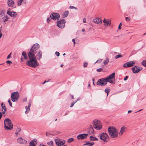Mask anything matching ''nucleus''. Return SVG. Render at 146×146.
<instances>
[{
  "label": "nucleus",
  "mask_w": 146,
  "mask_h": 146,
  "mask_svg": "<svg viewBox=\"0 0 146 146\" xmlns=\"http://www.w3.org/2000/svg\"><path fill=\"white\" fill-rule=\"evenodd\" d=\"M106 21L105 19H104V20L103 21V22L106 23Z\"/></svg>",
  "instance_id": "nucleus-61"
},
{
  "label": "nucleus",
  "mask_w": 146,
  "mask_h": 146,
  "mask_svg": "<svg viewBox=\"0 0 146 146\" xmlns=\"http://www.w3.org/2000/svg\"><path fill=\"white\" fill-rule=\"evenodd\" d=\"M83 23H86V19L85 18H84L83 19Z\"/></svg>",
  "instance_id": "nucleus-58"
},
{
  "label": "nucleus",
  "mask_w": 146,
  "mask_h": 146,
  "mask_svg": "<svg viewBox=\"0 0 146 146\" xmlns=\"http://www.w3.org/2000/svg\"><path fill=\"white\" fill-rule=\"evenodd\" d=\"M7 13L10 16L13 17H16L17 16L16 12L11 11V9H9L7 10Z\"/></svg>",
  "instance_id": "nucleus-12"
},
{
  "label": "nucleus",
  "mask_w": 146,
  "mask_h": 146,
  "mask_svg": "<svg viewBox=\"0 0 146 146\" xmlns=\"http://www.w3.org/2000/svg\"><path fill=\"white\" fill-rule=\"evenodd\" d=\"M72 42H73L74 45H75V39L74 38V39H72Z\"/></svg>",
  "instance_id": "nucleus-53"
},
{
  "label": "nucleus",
  "mask_w": 146,
  "mask_h": 146,
  "mask_svg": "<svg viewBox=\"0 0 146 146\" xmlns=\"http://www.w3.org/2000/svg\"><path fill=\"white\" fill-rule=\"evenodd\" d=\"M125 129L126 127L124 126H123L121 127L119 133V135H121L123 134V133L125 131Z\"/></svg>",
  "instance_id": "nucleus-26"
},
{
  "label": "nucleus",
  "mask_w": 146,
  "mask_h": 146,
  "mask_svg": "<svg viewBox=\"0 0 146 146\" xmlns=\"http://www.w3.org/2000/svg\"><path fill=\"white\" fill-rule=\"evenodd\" d=\"M65 21L64 19H62L61 20L57 21V26L61 29L64 28L65 26Z\"/></svg>",
  "instance_id": "nucleus-9"
},
{
  "label": "nucleus",
  "mask_w": 146,
  "mask_h": 146,
  "mask_svg": "<svg viewBox=\"0 0 146 146\" xmlns=\"http://www.w3.org/2000/svg\"><path fill=\"white\" fill-rule=\"evenodd\" d=\"M92 81H93V83L94 85H95V84L94 83V81H95V79L94 78H92Z\"/></svg>",
  "instance_id": "nucleus-57"
},
{
  "label": "nucleus",
  "mask_w": 146,
  "mask_h": 146,
  "mask_svg": "<svg viewBox=\"0 0 146 146\" xmlns=\"http://www.w3.org/2000/svg\"><path fill=\"white\" fill-rule=\"evenodd\" d=\"M109 62V59L108 58L106 59V60H105L104 61V65L106 66L108 64V62Z\"/></svg>",
  "instance_id": "nucleus-32"
},
{
  "label": "nucleus",
  "mask_w": 146,
  "mask_h": 146,
  "mask_svg": "<svg viewBox=\"0 0 146 146\" xmlns=\"http://www.w3.org/2000/svg\"><path fill=\"white\" fill-rule=\"evenodd\" d=\"M8 102L9 103V105L11 107H12V103L11 102V100H10V99H9L8 100Z\"/></svg>",
  "instance_id": "nucleus-39"
},
{
  "label": "nucleus",
  "mask_w": 146,
  "mask_h": 146,
  "mask_svg": "<svg viewBox=\"0 0 146 146\" xmlns=\"http://www.w3.org/2000/svg\"><path fill=\"white\" fill-rule=\"evenodd\" d=\"M11 52L7 56V59H9L11 57Z\"/></svg>",
  "instance_id": "nucleus-44"
},
{
  "label": "nucleus",
  "mask_w": 146,
  "mask_h": 146,
  "mask_svg": "<svg viewBox=\"0 0 146 146\" xmlns=\"http://www.w3.org/2000/svg\"><path fill=\"white\" fill-rule=\"evenodd\" d=\"M55 54L57 56H58L60 55V53L58 52H56Z\"/></svg>",
  "instance_id": "nucleus-48"
},
{
  "label": "nucleus",
  "mask_w": 146,
  "mask_h": 146,
  "mask_svg": "<svg viewBox=\"0 0 146 146\" xmlns=\"http://www.w3.org/2000/svg\"><path fill=\"white\" fill-rule=\"evenodd\" d=\"M102 70V68H98V69H97V70H96V71L98 72H101Z\"/></svg>",
  "instance_id": "nucleus-45"
},
{
  "label": "nucleus",
  "mask_w": 146,
  "mask_h": 146,
  "mask_svg": "<svg viewBox=\"0 0 146 146\" xmlns=\"http://www.w3.org/2000/svg\"><path fill=\"white\" fill-rule=\"evenodd\" d=\"M102 59H100L98 60L95 63H97V62L100 63L101 62H102Z\"/></svg>",
  "instance_id": "nucleus-40"
},
{
  "label": "nucleus",
  "mask_w": 146,
  "mask_h": 146,
  "mask_svg": "<svg viewBox=\"0 0 146 146\" xmlns=\"http://www.w3.org/2000/svg\"><path fill=\"white\" fill-rule=\"evenodd\" d=\"M68 11H66L63 14L62 16L63 18H65L66 17L68 16Z\"/></svg>",
  "instance_id": "nucleus-30"
},
{
  "label": "nucleus",
  "mask_w": 146,
  "mask_h": 146,
  "mask_svg": "<svg viewBox=\"0 0 146 146\" xmlns=\"http://www.w3.org/2000/svg\"><path fill=\"white\" fill-rule=\"evenodd\" d=\"M60 16L59 13H53L51 14L50 16L51 19H52L54 20H58L59 19Z\"/></svg>",
  "instance_id": "nucleus-10"
},
{
  "label": "nucleus",
  "mask_w": 146,
  "mask_h": 146,
  "mask_svg": "<svg viewBox=\"0 0 146 146\" xmlns=\"http://www.w3.org/2000/svg\"><path fill=\"white\" fill-rule=\"evenodd\" d=\"M39 47V45L38 44L36 43L34 44L31 47L28 54L35 55V54H36L37 52L39 50L38 49Z\"/></svg>",
  "instance_id": "nucleus-4"
},
{
  "label": "nucleus",
  "mask_w": 146,
  "mask_h": 146,
  "mask_svg": "<svg viewBox=\"0 0 146 146\" xmlns=\"http://www.w3.org/2000/svg\"><path fill=\"white\" fill-rule=\"evenodd\" d=\"M30 110H26L25 111V113L26 114H27L29 111Z\"/></svg>",
  "instance_id": "nucleus-59"
},
{
  "label": "nucleus",
  "mask_w": 146,
  "mask_h": 146,
  "mask_svg": "<svg viewBox=\"0 0 146 146\" xmlns=\"http://www.w3.org/2000/svg\"><path fill=\"white\" fill-rule=\"evenodd\" d=\"M93 125L94 128L97 130H100L102 128L101 123L98 120L95 119L93 121Z\"/></svg>",
  "instance_id": "nucleus-5"
},
{
  "label": "nucleus",
  "mask_w": 146,
  "mask_h": 146,
  "mask_svg": "<svg viewBox=\"0 0 146 146\" xmlns=\"http://www.w3.org/2000/svg\"><path fill=\"white\" fill-rule=\"evenodd\" d=\"M122 25V24L121 23H120L118 26V29L120 30L121 29V26Z\"/></svg>",
  "instance_id": "nucleus-46"
},
{
  "label": "nucleus",
  "mask_w": 146,
  "mask_h": 146,
  "mask_svg": "<svg viewBox=\"0 0 146 146\" xmlns=\"http://www.w3.org/2000/svg\"><path fill=\"white\" fill-rule=\"evenodd\" d=\"M27 98H25L23 99V101L24 102H27Z\"/></svg>",
  "instance_id": "nucleus-54"
},
{
  "label": "nucleus",
  "mask_w": 146,
  "mask_h": 146,
  "mask_svg": "<svg viewBox=\"0 0 146 146\" xmlns=\"http://www.w3.org/2000/svg\"><path fill=\"white\" fill-rule=\"evenodd\" d=\"M141 63L143 66L146 67V60H143Z\"/></svg>",
  "instance_id": "nucleus-37"
},
{
  "label": "nucleus",
  "mask_w": 146,
  "mask_h": 146,
  "mask_svg": "<svg viewBox=\"0 0 146 146\" xmlns=\"http://www.w3.org/2000/svg\"><path fill=\"white\" fill-rule=\"evenodd\" d=\"M108 82L106 78H102L99 79L96 83L97 85L104 86H105L107 82Z\"/></svg>",
  "instance_id": "nucleus-7"
},
{
  "label": "nucleus",
  "mask_w": 146,
  "mask_h": 146,
  "mask_svg": "<svg viewBox=\"0 0 146 146\" xmlns=\"http://www.w3.org/2000/svg\"><path fill=\"white\" fill-rule=\"evenodd\" d=\"M36 143L37 141L36 139H34L31 141L29 146H36L35 144Z\"/></svg>",
  "instance_id": "nucleus-22"
},
{
  "label": "nucleus",
  "mask_w": 146,
  "mask_h": 146,
  "mask_svg": "<svg viewBox=\"0 0 146 146\" xmlns=\"http://www.w3.org/2000/svg\"><path fill=\"white\" fill-rule=\"evenodd\" d=\"M51 18H48L47 19V20H46V21H47V22L49 23V22L50 21V20H51Z\"/></svg>",
  "instance_id": "nucleus-47"
},
{
  "label": "nucleus",
  "mask_w": 146,
  "mask_h": 146,
  "mask_svg": "<svg viewBox=\"0 0 146 146\" xmlns=\"http://www.w3.org/2000/svg\"><path fill=\"white\" fill-rule=\"evenodd\" d=\"M37 53L36 55L37 58L38 60H40L42 58V53L41 51L39 50L37 52Z\"/></svg>",
  "instance_id": "nucleus-20"
},
{
  "label": "nucleus",
  "mask_w": 146,
  "mask_h": 146,
  "mask_svg": "<svg viewBox=\"0 0 146 146\" xmlns=\"http://www.w3.org/2000/svg\"><path fill=\"white\" fill-rule=\"evenodd\" d=\"M2 35H3V34L2 33H1V30L0 29V38H1V37L2 36Z\"/></svg>",
  "instance_id": "nucleus-55"
},
{
  "label": "nucleus",
  "mask_w": 146,
  "mask_h": 146,
  "mask_svg": "<svg viewBox=\"0 0 146 146\" xmlns=\"http://www.w3.org/2000/svg\"><path fill=\"white\" fill-rule=\"evenodd\" d=\"M7 3L8 6L10 7H13L15 4L13 0H8Z\"/></svg>",
  "instance_id": "nucleus-21"
},
{
  "label": "nucleus",
  "mask_w": 146,
  "mask_h": 146,
  "mask_svg": "<svg viewBox=\"0 0 146 146\" xmlns=\"http://www.w3.org/2000/svg\"><path fill=\"white\" fill-rule=\"evenodd\" d=\"M55 142L56 145H58L60 146L63 145L65 142L64 140L61 141L60 140L57 139L55 140Z\"/></svg>",
  "instance_id": "nucleus-16"
},
{
  "label": "nucleus",
  "mask_w": 146,
  "mask_h": 146,
  "mask_svg": "<svg viewBox=\"0 0 146 146\" xmlns=\"http://www.w3.org/2000/svg\"><path fill=\"white\" fill-rule=\"evenodd\" d=\"M31 102H31V100H29V104H28V106H25V108L26 109V110H30V108L31 107Z\"/></svg>",
  "instance_id": "nucleus-27"
},
{
  "label": "nucleus",
  "mask_w": 146,
  "mask_h": 146,
  "mask_svg": "<svg viewBox=\"0 0 146 146\" xmlns=\"http://www.w3.org/2000/svg\"><path fill=\"white\" fill-rule=\"evenodd\" d=\"M74 140L73 138H71L68 139L67 142L68 143H70Z\"/></svg>",
  "instance_id": "nucleus-35"
},
{
  "label": "nucleus",
  "mask_w": 146,
  "mask_h": 146,
  "mask_svg": "<svg viewBox=\"0 0 146 146\" xmlns=\"http://www.w3.org/2000/svg\"><path fill=\"white\" fill-rule=\"evenodd\" d=\"M92 21L98 25H101L102 23V20L100 18L96 17V19H93Z\"/></svg>",
  "instance_id": "nucleus-15"
},
{
  "label": "nucleus",
  "mask_w": 146,
  "mask_h": 146,
  "mask_svg": "<svg viewBox=\"0 0 146 146\" xmlns=\"http://www.w3.org/2000/svg\"><path fill=\"white\" fill-rule=\"evenodd\" d=\"M40 146H45L44 145L42 144H40Z\"/></svg>",
  "instance_id": "nucleus-64"
},
{
  "label": "nucleus",
  "mask_w": 146,
  "mask_h": 146,
  "mask_svg": "<svg viewBox=\"0 0 146 146\" xmlns=\"http://www.w3.org/2000/svg\"><path fill=\"white\" fill-rule=\"evenodd\" d=\"M110 91V89L108 88H106L105 90V92L107 94V96H108L109 92Z\"/></svg>",
  "instance_id": "nucleus-34"
},
{
  "label": "nucleus",
  "mask_w": 146,
  "mask_h": 146,
  "mask_svg": "<svg viewBox=\"0 0 146 146\" xmlns=\"http://www.w3.org/2000/svg\"><path fill=\"white\" fill-rule=\"evenodd\" d=\"M122 57V56L121 55H116L115 57V59H117L118 58H119L121 57Z\"/></svg>",
  "instance_id": "nucleus-38"
},
{
  "label": "nucleus",
  "mask_w": 146,
  "mask_h": 146,
  "mask_svg": "<svg viewBox=\"0 0 146 146\" xmlns=\"http://www.w3.org/2000/svg\"><path fill=\"white\" fill-rule=\"evenodd\" d=\"M77 102V101H76L75 102H73V103L71 104V105H70V107H72L73 106V105H74V104L76 103V102Z\"/></svg>",
  "instance_id": "nucleus-41"
},
{
  "label": "nucleus",
  "mask_w": 146,
  "mask_h": 146,
  "mask_svg": "<svg viewBox=\"0 0 146 146\" xmlns=\"http://www.w3.org/2000/svg\"><path fill=\"white\" fill-rule=\"evenodd\" d=\"M88 64L86 62H85L84 63V67H87Z\"/></svg>",
  "instance_id": "nucleus-43"
},
{
  "label": "nucleus",
  "mask_w": 146,
  "mask_h": 146,
  "mask_svg": "<svg viewBox=\"0 0 146 146\" xmlns=\"http://www.w3.org/2000/svg\"><path fill=\"white\" fill-rule=\"evenodd\" d=\"M90 139L91 141H98V139L97 138L92 136H90Z\"/></svg>",
  "instance_id": "nucleus-28"
},
{
  "label": "nucleus",
  "mask_w": 146,
  "mask_h": 146,
  "mask_svg": "<svg viewBox=\"0 0 146 146\" xmlns=\"http://www.w3.org/2000/svg\"><path fill=\"white\" fill-rule=\"evenodd\" d=\"M94 129L92 126L91 125H90V127L88 128V132L89 134L93 133L94 132Z\"/></svg>",
  "instance_id": "nucleus-23"
},
{
  "label": "nucleus",
  "mask_w": 146,
  "mask_h": 146,
  "mask_svg": "<svg viewBox=\"0 0 146 146\" xmlns=\"http://www.w3.org/2000/svg\"><path fill=\"white\" fill-rule=\"evenodd\" d=\"M128 78V77L127 76H126L124 78V80L125 81Z\"/></svg>",
  "instance_id": "nucleus-52"
},
{
  "label": "nucleus",
  "mask_w": 146,
  "mask_h": 146,
  "mask_svg": "<svg viewBox=\"0 0 146 146\" xmlns=\"http://www.w3.org/2000/svg\"><path fill=\"white\" fill-rule=\"evenodd\" d=\"M18 133V130H16L15 132V134L17 135Z\"/></svg>",
  "instance_id": "nucleus-60"
},
{
  "label": "nucleus",
  "mask_w": 146,
  "mask_h": 146,
  "mask_svg": "<svg viewBox=\"0 0 146 146\" xmlns=\"http://www.w3.org/2000/svg\"><path fill=\"white\" fill-rule=\"evenodd\" d=\"M68 114V112H67V113H65L64 114V116H65V115H67V114Z\"/></svg>",
  "instance_id": "nucleus-62"
},
{
  "label": "nucleus",
  "mask_w": 146,
  "mask_h": 146,
  "mask_svg": "<svg viewBox=\"0 0 146 146\" xmlns=\"http://www.w3.org/2000/svg\"><path fill=\"white\" fill-rule=\"evenodd\" d=\"M115 72L113 73L112 74L110 75L108 77L106 78L108 82H109L110 83H113V81L112 80V79L115 78Z\"/></svg>",
  "instance_id": "nucleus-11"
},
{
  "label": "nucleus",
  "mask_w": 146,
  "mask_h": 146,
  "mask_svg": "<svg viewBox=\"0 0 146 146\" xmlns=\"http://www.w3.org/2000/svg\"><path fill=\"white\" fill-rule=\"evenodd\" d=\"M70 9H77L76 8V7H74V6H70Z\"/></svg>",
  "instance_id": "nucleus-51"
},
{
  "label": "nucleus",
  "mask_w": 146,
  "mask_h": 146,
  "mask_svg": "<svg viewBox=\"0 0 146 146\" xmlns=\"http://www.w3.org/2000/svg\"><path fill=\"white\" fill-rule=\"evenodd\" d=\"M132 112V111L131 110H129L128 111V113H131Z\"/></svg>",
  "instance_id": "nucleus-63"
},
{
  "label": "nucleus",
  "mask_w": 146,
  "mask_h": 146,
  "mask_svg": "<svg viewBox=\"0 0 146 146\" xmlns=\"http://www.w3.org/2000/svg\"><path fill=\"white\" fill-rule=\"evenodd\" d=\"M1 106L2 107V113L3 114H4L5 111L7 110L4 104L3 103H2L1 104Z\"/></svg>",
  "instance_id": "nucleus-24"
},
{
  "label": "nucleus",
  "mask_w": 146,
  "mask_h": 146,
  "mask_svg": "<svg viewBox=\"0 0 146 146\" xmlns=\"http://www.w3.org/2000/svg\"><path fill=\"white\" fill-rule=\"evenodd\" d=\"M106 25L105 24L104 25L105 26H108L109 25L110 26L111 23V21L108 19L106 21Z\"/></svg>",
  "instance_id": "nucleus-31"
},
{
  "label": "nucleus",
  "mask_w": 146,
  "mask_h": 146,
  "mask_svg": "<svg viewBox=\"0 0 146 146\" xmlns=\"http://www.w3.org/2000/svg\"><path fill=\"white\" fill-rule=\"evenodd\" d=\"M98 137L104 142H107L106 139L109 138V137L106 133H103L98 135Z\"/></svg>",
  "instance_id": "nucleus-8"
},
{
  "label": "nucleus",
  "mask_w": 146,
  "mask_h": 146,
  "mask_svg": "<svg viewBox=\"0 0 146 146\" xmlns=\"http://www.w3.org/2000/svg\"><path fill=\"white\" fill-rule=\"evenodd\" d=\"M125 19L127 21H129L130 20V18L129 17H127L125 18Z\"/></svg>",
  "instance_id": "nucleus-50"
},
{
  "label": "nucleus",
  "mask_w": 146,
  "mask_h": 146,
  "mask_svg": "<svg viewBox=\"0 0 146 146\" xmlns=\"http://www.w3.org/2000/svg\"><path fill=\"white\" fill-rule=\"evenodd\" d=\"M109 135L110 137L112 138H115L117 137L118 132L117 129L114 127H109L108 129Z\"/></svg>",
  "instance_id": "nucleus-2"
},
{
  "label": "nucleus",
  "mask_w": 146,
  "mask_h": 146,
  "mask_svg": "<svg viewBox=\"0 0 146 146\" xmlns=\"http://www.w3.org/2000/svg\"><path fill=\"white\" fill-rule=\"evenodd\" d=\"M88 136V134L87 133L79 134L77 136V138L79 139H84L87 138Z\"/></svg>",
  "instance_id": "nucleus-13"
},
{
  "label": "nucleus",
  "mask_w": 146,
  "mask_h": 146,
  "mask_svg": "<svg viewBox=\"0 0 146 146\" xmlns=\"http://www.w3.org/2000/svg\"><path fill=\"white\" fill-rule=\"evenodd\" d=\"M141 69V68H139L136 66H135V67L132 68V71L134 74L138 72Z\"/></svg>",
  "instance_id": "nucleus-18"
},
{
  "label": "nucleus",
  "mask_w": 146,
  "mask_h": 146,
  "mask_svg": "<svg viewBox=\"0 0 146 146\" xmlns=\"http://www.w3.org/2000/svg\"><path fill=\"white\" fill-rule=\"evenodd\" d=\"M23 1V0H17V5L19 6L20 5L22 2Z\"/></svg>",
  "instance_id": "nucleus-33"
},
{
  "label": "nucleus",
  "mask_w": 146,
  "mask_h": 146,
  "mask_svg": "<svg viewBox=\"0 0 146 146\" xmlns=\"http://www.w3.org/2000/svg\"><path fill=\"white\" fill-rule=\"evenodd\" d=\"M47 144L49 146H53V142L52 141L48 142Z\"/></svg>",
  "instance_id": "nucleus-36"
},
{
  "label": "nucleus",
  "mask_w": 146,
  "mask_h": 146,
  "mask_svg": "<svg viewBox=\"0 0 146 146\" xmlns=\"http://www.w3.org/2000/svg\"><path fill=\"white\" fill-rule=\"evenodd\" d=\"M6 63L8 64H12V62L10 60H7L6 61Z\"/></svg>",
  "instance_id": "nucleus-42"
},
{
  "label": "nucleus",
  "mask_w": 146,
  "mask_h": 146,
  "mask_svg": "<svg viewBox=\"0 0 146 146\" xmlns=\"http://www.w3.org/2000/svg\"><path fill=\"white\" fill-rule=\"evenodd\" d=\"M19 95L18 92H12L11 95L12 101L14 102L17 101L19 99Z\"/></svg>",
  "instance_id": "nucleus-6"
},
{
  "label": "nucleus",
  "mask_w": 146,
  "mask_h": 146,
  "mask_svg": "<svg viewBox=\"0 0 146 146\" xmlns=\"http://www.w3.org/2000/svg\"><path fill=\"white\" fill-rule=\"evenodd\" d=\"M1 17L2 21L4 22L7 21L9 19L8 16L5 14L1 15Z\"/></svg>",
  "instance_id": "nucleus-19"
},
{
  "label": "nucleus",
  "mask_w": 146,
  "mask_h": 146,
  "mask_svg": "<svg viewBox=\"0 0 146 146\" xmlns=\"http://www.w3.org/2000/svg\"><path fill=\"white\" fill-rule=\"evenodd\" d=\"M22 55L24 56L25 59L26 60H27V54L25 52V51L23 52L22 53Z\"/></svg>",
  "instance_id": "nucleus-29"
},
{
  "label": "nucleus",
  "mask_w": 146,
  "mask_h": 146,
  "mask_svg": "<svg viewBox=\"0 0 146 146\" xmlns=\"http://www.w3.org/2000/svg\"><path fill=\"white\" fill-rule=\"evenodd\" d=\"M17 142L19 143L25 144L27 143V141L22 138L20 137L17 140Z\"/></svg>",
  "instance_id": "nucleus-17"
},
{
  "label": "nucleus",
  "mask_w": 146,
  "mask_h": 146,
  "mask_svg": "<svg viewBox=\"0 0 146 146\" xmlns=\"http://www.w3.org/2000/svg\"><path fill=\"white\" fill-rule=\"evenodd\" d=\"M135 63V62L134 61L128 62L125 63L123 66L125 68L133 66Z\"/></svg>",
  "instance_id": "nucleus-14"
},
{
  "label": "nucleus",
  "mask_w": 146,
  "mask_h": 146,
  "mask_svg": "<svg viewBox=\"0 0 146 146\" xmlns=\"http://www.w3.org/2000/svg\"><path fill=\"white\" fill-rule=\"evenodd\" d=\"M28 56L29 60L26 62L27 65L33 68L36 67L38 65L35 55L28 54Z\"/></svg>",
  "instance_id": "nucleus-1"
},
{
  "label": "nucleus",
  "mask_w": 146,
  "mask_h": 146,
  "mask_svg": "<svg viewBox=\"0 0 146 146\" xmlns=\"http://www.w3.org/2000/svg\"><path fill=\"white\" fill-rule=\"evenodd\" d=\"M4 123L5 129L11 130L13 129V124L11 120L9 118L5 119L4 121Z\"/></svg>",
  "instance_id": "nucleus-3"
},
{
  "label": "nucleus",
  "mask_w": 146,
  "mask_h": 146,
  "mask_svg": "<svg viewBox=\"0 0 146 146\" xmlns=\"http://www.w3.org/2000/svg\"><path fill=\"white\" fill-rule=\"evenodd\" d=\"M86 143L84 144V145H87L88 146H92L94 144V142H90V141H85Z\"/></svg>",
  "instance_id": "nucleus-25"
},
{
  "label": "nucleus",
  "mask_w": 146,
  "mask_h": 146,
  "mask_svg": "<svg viewBox=\"0 0 146 146\" xmlns=\"http://www.w3.org/2000/svg\"><path fill=\"white\" fill-rule=\"evenodd\" d=\"M16 130H18V132H20L21 130V129L20 128H17V129Z\"/></svg>",
  "instance_id": "nucleus-56"
},
{
  "label": "nucleus",
  "mask_w": 146,
  "mask_h": 146,
  "mask_svg": "<svg viewBox=\"0 0 146 146\" xmlns=\"http://www.w3.org/2000/svg\"><path fill=\"white\" fill-rule=\"evenodd\" d=\"M50 135H52L51 134L49 133L46 132V135L47 136H49ZM52 135H54L52 134Z\"/></svg>",
  "instance_id": "nucleus-49"
}]
</instances>
